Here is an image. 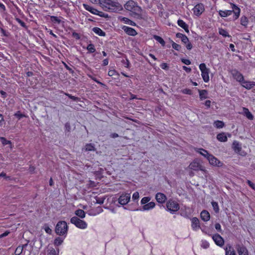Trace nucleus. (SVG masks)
Returning a JSON list of instances; mask_svg holds the SVG:
<instances>
[{
    "mask_svg": "<svg viewBox=\"0 0 255 255\" xmlns=\"http://www.w3.org/2000/svg\"><path fill=\"white\" fill-rule=\"evenodd\" d=\"M101 7L105 11L112 12H117L123 9L121 4L113 0H101Z\"/></svg>",
    "mask_w": 255,
    "mask_h": 255,
    "instance_id": "obj_1",
    "label": "nucleus"
},
{
    "mask_svg": "<svg viewBox=\"0 0 255 255\" xmlns=\"http://www.w3.org/2000/svg\"><path fill=\"white\" fill-rule=\"evenodd\" d=\"M125 8L135 14H139L141 11V8L133 0H129L125 4Z\"/></svg>",
    "mask_w": 255,
    "mask_h": 255,
    "instance_id": "obj_2",
    "label": "nucleus"
},
{
    "mask_svg": "<svg viewBox=\"0 0 255 255\" xmlns=\"http://www.w3.org/2000/svg\"><path fill=\"white\" fill-rule=\"evenodd\" d=\"M166 206V210L172 214H175L180 208L178 203L171 199L167 201Z\"/></svg>",
    "mask_w": 255,
    "mask_h": 255,
    "instance_id": "obj_3",
    "label": "nucleus"
},
{
    "mask_svg": "<svg viewBox=\"0 0 255 255\" xmlns=\"http://www.w3.org/2000/svg\"><path fill=\"white\" fill-rule=\"evenodd\" d=\"M68 226L65 221H59L55 227V232L57 235L62 236L67 233Z\"/></svg>",
    "mask_w": 255,
    "mask_h": 255,
    "instance_id": "obj_4",
    "label": "nucleus"
},
{
    "mask_svg": "<svg viewBox=\"0 0 255 255\" xmlns=\"http://www.w3.org/2000/svg\"><path fill=\"white\" fill-rule=\"evenodd\" d=\"M70 222L77 228L82 230L86 229L88 227V224L85 221L76 216L71 218Z\"/></svg>",
    "mask_w": 255,
    "mask_h": 255,
    "instance_id": "obj_5",
    "label": "nucleus"
},
{
    "mask_svg": "<svg viewBox=\"0 0 255 255\" xmlns=\"http://www.w3.org/2000/svg\"><path fill=\"white\" fill-rule=\"evenodd\" d=\"M189 168L190 169L194 171L201 170L205 173L207 172V170H206L205 168L201 165L200 161L198 159H195L193 162H192L190 164Z\"/></svg>",
    "mask_w": 255,
    "mask_h": 255,
    "instance_id": "obj_6",
    "label": "nucleus"
},
{
    "mask_svg": "<svg viewBox=\"0 0 255 255\" xmlns=\"http://www.w3.org/2000/svg\"><path fill=\"white\" fill-rule=\"evenodd\" d=\"M199 69L201 72V76L205 82H208L209 81V69L206 67L205 63H201L199 65Z\"/></svg>",
    "mask_w": 255,
    "mask_h": 255,
    "instance_id": "obj_7",
    "label": "nucleus"
},
{
    "mask_svg": "<svg viewBox=\"0 0 255 255\" xmlns=\"http://www.w3.org/2000/svg\"><path fill=\"white\" fill-rule=\"evenodd\" d=\"M130 193H123L118 199V202L122 205H127L130 201Z\"/></svg>",
    "mask_w": 255,
    "mask_h": 255,
    "instance_id": "obj_8",
    "label": "nucleus"
},
{
    "mask_svg": "<svg viewBox=\"0 0 255 255\" xmlns=\"http://www.w3.org/2000/svg\"><path fill=\"white\" fill-rule=\"evenodd\" d=\"M207 159L210 164L213 166L222 167L223 165V163L221 161L212 154L208 156Z\"/></svg>",
    "mask_w": 255,
    "mask_h": 255,
    "instance_id": "obj_9",
    "label": "nucleus"
},
{
    "mask_svg": "<svg viewBox=\"0 0 255 255\" xmlns=\"http://www.w3.org/2000/svg\"><path fill=\"white\" fill-rule=\"evenodd\" d=\"M204 10V5L202 3L196 4L193 9L194 14L197 16L200 15Z\"/></svg>",
    "mask_w": 255,
    "mask_h": 255,
    "instance_id": "obj_10",
    "label": "nucleus"
},
{
    "mask_svg": "<svg viewBox=\"0 0 255 255\" xmlns=\"http://www.w3.org/2000/svg\"><path fill=\"white\" fill-rule=\"evenodd\" d=\"M212 239L217 246L222 247L224 245V240L220 235L218 234L214 235Z\"/></svg>",
    "mask_w": 255,
    "mask_h": 255,
    "instance_id": "obj_11",
    "label": "nucleus"
},
{
    "mask_svg": "<svg viewBox=\"0 0 255 255\" xmlns=\"http://www.w3.org/2000/svg\"><path fill=\"white\" fill-rule=\"evenodd\" d=\"M122 29L128 35L133 36H135L137 34V32L134 29L127 26H123L122 27Z\"/></svg>",
    "mask_w": 255,
    "mask_h": 255,
    "instance_id": "obj_12",
    "label": "nucleus"
},
{
    "mask_svg": "<svg viewBox=\"0 0 255 255\" xmlns=\"http://www.w3.org/2000/svg\"><path fill=\"white\" fill-rule=\"evenodd\" d=\"M191 227L193 230L196 231L200 228L199 224V220L196 217H194L191 219Z\"/></svg>",
    "mask_w": 255,
    "mask_h": 255,
    "instance_id": "obj_13",
    "label": "nucleus"
},
{
    "mask_svg": "<svg viewBox=\"0 0 255 255\" xmlns=\"http://www.w3.org/2000/svg\"><path fill=\"white\" fill-rule=\"evenodd\" d=\"M155 206V204L153 202H150L144 205H143L142 208L139 209V211H149L153 209ZM137 210H138V209Z\"/></svg>",
    "mask_w": 255,
    "mask_h": 255,
    "instance_id": "obj_14",
    "label": "nucleus"
},
{
    "mask_svg": "<svg viewBox=\"0 0 255 255\" xmlns=\"http://www.w3.org/2000/svg\"><path fill=\"white\" fill-rule=\"evenodd\" d=\"M155 199L157 202L162 204L165 202L167 198L163 193L159 192L155 195Z\"/></svg>",
    "mask_w": 255,
    "mask_h": 255,
    "instance_id": "obj_15",
    "label": "nucleus"
},
{
    "mask_svg": "<svg viewBox=\"0 0 255 255\" xmlns=\"http://www.w3.org/2000/svg\"><path fill=\"white\" fill-rule=\"evenodd\" d=\"M242 85L243 87L247 89L250 90L252 89L253 87L255 86V82L245 81L244 80L242 82Z\"/></svg>",
    "mask_w": 255,
    "mask_h": 255,
    "instance_id": "obj_16",
    "label": "nucleus"
},
{
    "mask_svg": "<svg viewBox=\"0 0 255 255\" xmlns=\"http://www.w3.org/2000/svg\"><path fill=\"white\" fill-rule=\"evenodd\" d=\"M237 250L239 255H249L248 251L244 246H238Z\"/></svg>",
    "mask_w": 255,
    "mask_h": 255,
    "instance_id": "obj_17",
    "label": "nucleus"
},
{
    "mask_svg": "<svg viewBox=\"0 0 255 255\" xmlns=\"http://www.w3.org/2000/svg\"><path fill=\"white\" fill-rule=\"evenodd\" d=\"M83 7L84 8L88 10V11L90 12L91 13L96 15L97 14H98V10L97 9L94 8L93 7L87 4L84 3L83 4Z\"/></svg>",
    "mask_w": 255,
    "mask_h": 255,
    "instance_id": "obj_18",
    "label": "nucleus"
},
{
    "mask_svg": "<svg viewBox=\"0 0 255 255\" xmlns=\"http://www.w3.org/2000/svg\"><path fill=\"white\" fill-rule=\"evenodd\" d=\"M201 218L204 221H208L210 219V215L209 213L206 210H203L200 214Z\"/></svg>",
    "mask_w": 255,
    "mask_h": 255,
    "instance_id": "obj_19",
    "label": "nucleus"
},
{
    "mask_svg": "<svg viewBox=\"0 0 255 255\" xmlns=\"http://www.w3.org/2000/svg\"><path fill=\"white\" fill-rule=\"evenodd\" d=\"M233 76L237 81L242 83L244 80V76L243 75L238 71H235L233 73Z\"/></svg>",
    "mask_w": 255,
    "mask_h": 255,
    "instance_id": "obj_20",
    "label": "nucleus"
},
{
    "mask_svg": "<svg viewBox=\"0 0 255 255\" xmlns=\"http://www.w3.org/2000/svg\"><path fill=\"white\" fill-rule=\"evenodd\" d=\"M243 115L246 116L249 120H253L254 119V116L249 111V109L246 108H243Z\"/></svg>",
    "mask_w": 255,
    "mask_h": 255,
    "instance_id": "obj_21",
    "label": "nucleus"
},
{
    "mask_svg": "<svg viewBox=\"0 0 255 255\" xmlns=\"http://www.w3.org/2000/svg\"><path fill=\"white\" fill-rule=\"evenodd\" d=\"M108 75L111 77H114V79H118L119 74L114 69H110L108 72Z\"/></svg>",
    "mask_w": 255,
    "mask_h": 255,
    "instance_id": "obj_22",
    "label": "nucleus"
},
{
    "mask_svg": "<svg viewBox=\"0 0 255 255\" xmlns=\"http://www.w3.org/2000/svg\"><path fill=\"white\" fill-rule=\"evenodd\" d=\"M196 152L199 153L200 154L206 157L207 159L208 158V156H210V154L208 152L203 148H196L195 149Z\"/></svg>",
    "mask_w": 255,
    "mask_h": 255,
    "instance_id": "obj_23",
    "label": "nucleus"
},
{
    "mask_svg": "<svg viewBox=\"0 0 255 255\" xmlns=\"http://www.w3.org/2000/svg\"><path fill=\"white\" fill-rule=\"evenodd\" d=\"M177 24L179 26L183 28L186 32H189L188 26L183 20L179 19L177 21Z\"/></svg>",
    "mask_w": 255,
    "mask_h": 255,
    "instance_id": "obj_24",
    "label": "nucleus"
},
{
    "mask_svg": "<svg viewBox=\"0 0 255 255\" xmlns=\"http://www.w3.org/2000/svg\"><path fill=\"white\" fill-rule=\"evenodd\" d=\"M217 138L221 142H226L227 140V137L225 132L220 133L217 134Z\"/></svg>",
    "mask_w": 255,
    "mask_h": 255,
    "instance_id": "obj_25",
    "label": "nucleus"
},
{
    "mask_svg": "<svg viewBox=\"0 0 255 255\" xmlns=\"http://www.w3.org/2000/svg\"><path fill=\"white\" fill-rule=\"evenodd\" d=\"M83 151H95L96 148L94 145L92 143H87L85 145V147L82 149Z\"/></svg>",
    "mask_w": 255,
    "mask_h": 255,
    "instance_id": "obj_26",
    "label": "nucleus"
},
{
    "mask_svg": "<svg viewBox=\"0 0 255 255\" xmlns=\"http://www.w3.org/2000/svg\"><path fill=\"white\" fill-rule=\"evenodd\" d=\"M75 214L76 215V217H79L81 219H83L86 216V213L85 211L82 209H78L75 211Z\"/></svg>",
    "mask_w": 255,
    "mask_h": 255,
    "instance_id": "obj_27",
    "label": "nucleus"
},
{
    "mask_svg": "<svg viewBox=\"0 0 255 255\" xmlns=\"http://www.w3.org/2000/svg\"><path fill=\"white\" fill-rule=\"evenodd\" d=\"M233 148L236 152L239 153L242 148L238 141H234L233 143Z\"/></svg>",
    "mask_w": 255,
    "mask_h": 255,
    "instance_id": "obj_28",
    "label": "nucleus"
},
{
    "mask_svg": "<svg viewBox=\"0 0 255 255\" xmlns=\"http://www.w3.org/2000/svg\"><path fill=\"white\" fill-rule=\"evenodd\" d=\"M120 19L121 21H122L126 24H128L132 26H135L136 25L134 21L130 20L127 17H122L120 18Z\"/></svg>",
    "mask_w": 255,
    "mask_h": 255,
    "instance_id": "obj_29",
    "label": "nucleus"
},
{
    "mask_svg": "<svg viewBox=\"0 0 255 255\" xmlns=\"http://www.w3.org/2000/svg\"><path fill=\"white\" fill-rule=\"evenodd\" d=\"M225 251L226 255H236L235 250L230 246L227 247Z\"/></svg>",
    "mask_w": 255,
    "mask_h": 255,
    "instance_id": "obj_30",
    "label": "nucleus"
},
{
    "mask_svg": "<svg viewBox=\"0 0 255 255\" xmlns=\"http://www.w3.org/2000/svg\"><path fill=\"white\" fill-rule=\"evenodd\" d=\"M219 13L221 17H225L231 15L233 13V11L230 10H220Z\"/></svg>",
    "mask_w": 255,
    "mask_h": 255,
    "instance_id": "obj_31",
    "label": "nucleus"
},
{
    "mask_svg": "<svg viewBox=\"0 0 255 255\" xmlns=\"http://www.w3.org/2000/svg\"><path fill=\"white\" fill-rule=\"evenodd\" d=\"M93 31L97 34L99 36H105V32H104L101 28L99 27H94Z\"/></svg>",
    "mask_w": 255,
    "mask_h": 255,
    "instance_id": "obj_32",
    "label": "nucleus"
},
{
    "mask_svg": "<svg viewBox=\"0 0 255 255\" xmlns=\"http://www.w3.org/2000/svg\"><path fill=\"white\" fill-rule=\"evenodd\" d=\"M199 96L201 100L207 98V91L205 90H199Z\"/></svg>",
    "mask_w": 255,
    "mask_h": 255,
    "instance_id": "obj_33",
    "label": "nucleus"
},
{
    "mask_svg": "<svg viewBox=\"0 0 255 255\" xmlns=\"http://www.w3.org/2000/svg\"><path fill=\"white\" fill-rule=\"evenodd\" d=\"M26 246L27 244L22 246H19L17 247L15 251V255H20L22 253L23 248Z\"/></svg>",
    "mask_w": 255,
    "mask_h": 255,
    "instance_id": "obj_34",
    "label": "nucleus"
},
{
    "mask_svg": "<svg viewBox=\"0 0 255 255\" xmlns=\"http://www.w3.org/2000/svg\"><path fill=\"white\" fill-rule=\"evenodd\" d=\"M214 125L218 128H221L224 127L225 125L223 122L221 121H216L214 123Z\"/></svg>",
    "mask_w": 255,
    "mask_h": 255,
    "instance_id": "obj_35",
    "label": "nucleus"
},
{
    "mask_svg": "<svg viewBox=\"0 0 255 255\" xmlns=\"http://www.w3.org/2000/svg\"><path fill=\"white\" fill-rule=\"evenodd\" d=\"M59 254V250L56 251L53 248H49L47 251V255H58Z\"/></svg>",
    "mask_w": 255,
    "mask_h": 255,
    "instance_id": "obj_36",
    "label": "nucleus"
},
{
    "mask_svg": "<svg viewBox=\"0 0 255 255\" xmlns=\"http://www.w3.org/2000/svg\"><path fill=\"white\" fill-rule=\"evenodd\" d=\"M249 22L248 18L245 16H243L241 18V24L244 26H247Z\"/></svg>",
    "mask_w": 255,
    "mask_h": 255,
    "instance_id": "obj_37",
    "label": "nucleus"
},
{
    "mask_svg": "<svg viewBox=\"0 0 255 255\" xmlns=\"http://www.w3.org/2000/svg\"><path fill=\"white\" fill-rule=\"evenodd\" d=\"M234 9L233 11V12L234 13L235 15V18L237 19L239 17L240 13V9L236 6L235 5H234Z\"/></svg>",
    "mask_w": 255,
    "mask_h": 255,
    "instance_id": "obj_38",
    "label": "nucleus"
},
{
    "mask_svg": "<svg viewBox=\"0 0 255 255\" xmlns=\"http://www.w3.org/2000/svg\"><path fill=\"white\" fill-rule=\"evenodd\" d=\"M0 141L2 143V144L4 145L6 144H9L11 146V142L10 140H7L5 137H0Z\"/></svg>",
    "mask_w": 255,
    "mask_h": 255,
    "instance_id": "obj_39",
    "label": "nucleus"
},
{
    "mask_svg": "<svg viewBox=\"0 0 255 255\" xmlns=\"http://www.w3.org/2000/svg\"><path fill=\"white\" fill-rule=\"evenodd\" d=\"M154 38L158 42H159L162 46L165 45V41L160 36L157 35H154L153 36Z\"/></svg>",
    "mask_w": 255,
    "mask_h": 255,
    "instance_id": "obj_40",
    "label": "nucleus"
},
{
    "mask_svg": "<svg viewBox=\"0 0 255 255\" xmlns=\"http://www.w3.org/2000/svg\"><path fill=\"white\" fill-rule=\"evenodd\" d=\"M63 242V240L60 237L56 238L54 242V244L56 246H59L62 244Z\"/></svg>",
    "mask_w": 255,
    "mask_h": 255,
    "instance_id": "obj_41",
    "label": "nucleus"
},
{
    "mask_svg": "<svg viewBox=\"0 0 255 255\" xmlns=\"http://www.w3.org/2000/svg\"><path fill=\"white\" fill-rule=\"evenodd\" d=\"M151 198L149 197H144L142 198L140 201V203L141 205H144L145 204L149 203L150 201Z\"/></svg>",
    "mask_w": 255,
    "mask_h": 255,
    "instance_id": "obj_42",
    "label": "nucleus"
},
{
    "mask_svg": "<svg viewBox=\"0 0 255 255\" xmlns=\"http://www.w3.org/2000/svg\"><path fill=\"white\" fill-rule=\"evenodd\" d=\"M211 204L214 211L216 213H218L219 211V207L218 203L216 202L213 201L212 202Z\"/></svg>",
    "mask_w": 255,
    "mask_h": 255,
    "instance_id": "obj_43",
    "label": "nucleus"
},
{
    "mask_svg": "<svg viewBox=\"0 0 255 255\" xmlns=\"http://www.w3.org/2000/svg\"><path fill=\"white\" fill-rule=\"evenodd\" d=\"M219 33L220 35H222L224 37H230V35L228 34V32L224 29H219Z\"/></svg>",
    "mask_w": 255,
    "mask_h": 255,
    "instance_id": "obj_44",
    "label": "nucleus"
},
{
    "mask_svg": "<svg viewBox=\"0 0 255 255\" xmlns=\"http://www.w3.org/2000/svg\"><path fill=\"white\" fill-rule=\"evenodd\" d=\"M87 49L90 52V53H94L96 51V49L95 48V46L92 44H89L87 47Z\"/></svg>",
    "mask_w": 255,
    "mask_h": 255,
    "instance_id": "obj_45",
    "label": "nucleus"
},
{
    "mask_svg": "<svg viewBox=\"0 0 255 255\" xmlns=\"http://www.w3.org/2000/svg\"><path fill=\"white\" fill-rule=\"evenodd\" d=\"M201 247L204 249H207L209 247V243L205 240H202Z\"/></svg>",
    "mask_w": 255,
    "mask_h": 255,
    "instance_id": "obj_46",
    "label": "nucleus"
},
{
    "mask_svg": "<svg viewBox=\"0 0 255 255\" xmlns=\"http://www.w3.org/2000/svg\"><path fill=\"white\" fill-rule=\"evenodd\" d=\"M172 46L174 49L179 51L181 48V46L174 42L172 41Z\"/></svg>",
    "mask_w": 255,
    "mask_h": 255,
    "instance_id": "obj_47",
    "label": "nucleus"
},
{
    "mask_svg": "<svg viewBox=\"0 0 255 255\" xmlns=\"http://www.w3.org/2000/svg\"><path fill=\"white\" fill-rule=\"evenodd\" d=\"M64 94L65 95H66L67 96H68L70 99H71V100H73V101H78L79 100V98L78 97H75V96H73L69 94H68V93H64Z\"/></svg>",
    "mask_w": 255,
    "mask_h": 255,
    "instance_id": "obj_48",
    "label": "nucleus"
},
{
    "mask_svg": "<svg viewBox=\"0 0 255 255\" xmlns=\"http://www.w3.org/2000/svg\"><path fill=\"white\" fill-rule=\"evenodd\" d=\"M98 14H97L96 15H99L101 17H108V14H107V13H104L102 11H100L98 10Z\"/></svg>",
    "mask_w": 255,
    "mask_h": 255,
    "instance_id": "obj_49",
    "label": "nucleus"
},
{
    "mask_svg": "<svg viewBox=\"0 0 255 255\" xmlns=\"http://www.w3.org/2000/svg\"><path fill=\"white\" fill-rule=\"evenodd\" d=\"M139 198V193L138 192H134L132 196V199L133 200H137Z\"/></svg>",
    "mask_w": 255,
    "mask_h": 255,
    "instance_id": "obj_50",
    "label": "nucleus"
},
{
    "mask_svg": "<svg viewBox=\"0 0 255 255\" xmlns=\"http://www.w3.org/2000/svg\"><path fill=\"white\" fill-rule=\"evenodd\" d=\"M44 229L46 233H47L48 234H51L52 233V230L47 226H44Z\"/></svg>",
    "mask_w": 255,
    "mask_h": 255,
    "instance_id": "obj_51",
    "label": "nucleus"
},
{
    "mask_svg": "<svg viewBox=\"0 0 255 255\" xmlns=\"http://www.w3.org/2000/svg\"><path fill=\"white\" fill-rule=\"evenodd\" d=\"M181 41L185 44H186L189 42V39L188 37L184 35V36H182V37L181 38Z\"/></svg>",
    "mask_w": 255,
    "mask_h": 255,
    "instance_id": "obj_52",
    "label": "nucleus"
},
{
    "mask_svg": "<svg viewBox=\"0 0 255 255\" xmlns=\"http://www.w3.org/2000/svg\"><path fill=\"white\" fill-rule=\"evenodd\" d=\"M181 61L182 63L187 65H189L191 64V61L189 59H182Z\"/></svg>",
    "mask_w": 255,
    "mask_h": 255,
    "instance_id": "obj_53",
    "label": "nucleus"
},
{
    "mask_svg": "<svg viewBox=\"0 0 255 255\" xmlns=\"http://www.w3.org/2000/svg\"><path fill=\"white\" fill-rule=\"evenodd\" d=\"M182 93L185 94L191 95L192 92L190 89H185L182 90Z\"/></svg>",
    "mask_w": 255,
    "mask_h": 255,
    "instance_id": "obj_54",
    "label": "nucleus"
},
{
    "mask_svg": "<svg viewBox=\"0 0 255 255\" xmlns=\"http://www.w3.org/2000/svg\"><path fill=\"white\" fill-rule=\"evenodd\" d=\"M247 183L248 185L253 189H255V184L252 182L250 180H248Z\"/></svg>",
    "mask_w": 255,
    "mask_h": 255,
    "instance_id": "obj_55",
    "label": "nucleus"
},
{
    "mask_svg": "<svg viewBox=\"0 0 255 255\" xmlns=\"http://www.w3.org/2000/svg\"><path fill=\"white\" fill-rule=\"evenodd\" d=\"M183 69L187 73H190L191 71V69L190 68L185 66H183Z\"/></svg>",
    "mask_w": 255,
    "mask_h": 255,
    "instance_id": "obj_56",
    "label": "nucleus"
},
{
    "mask_svg": "<svg viewBox=\"0 0 255 255\" xmlns=\"http://www.w3.org/2000/svg\"><path fill=\"white\" fill-rule=\"evenodd\" d=\"M9 232L6 231L4 233H3V234L0 235V239L7 236L9 234Z\"/></svg>",
    "mask_w": 255,
    "mask_h": 255,
    "instance_id": "obj_57",
    "label": "nucleus"
},
{
    "mask_svg": "<svg viewBox=\"0 0 255 255\" xmlns=\"http://www.w3.org/2000/svg\"><path fill=\"white\" fill-rule=\"evenodd\" d=\"M90 1L94 4L99 3L101 6V0H90Z\"/></svg>",
    "mask_w": 255,
    "mask_h": 255,
    "instance_id": "obj_58",
    "label": "nucleus"
},
{
    "mask_svg": "<svg viewBox=\"0 0 255 255\" xmlns=\"http://www.w3.org/2000/svg\"><path fill=\"white\" fill-rule=\"evenodd\" d=\"M215 229L218 231H221V226L220 224L217 223L215 224Z\"/></svg>",
    "mask_w": 255,
    "mask_h": 255,
    "instance_id": "obj_59",
    "label": "nucleus"
},
{
    "mask_svg": "<svg viewBox=\"0 0 255 255\" xmlns=\"http://www.w3.org/2000/svg\"><path fill=\"white\" fill-rule=\"evenodd\" d=\"M211 103V101H210V100H207V101H206V102H205V105L207 107L209 108V107H210Z\"/></svg>",
    "mask_w": 255,
    "mask_h": 255,
    "instance_id": "obj_60",
    "label": "nucleus"
},
{
    "mask_svg": "<svg viewBox=\"0 0 255 255\" xmlns=\"http://www.w3.org/2000/svg\"><path fill=\"white\" fill-rule=\"evenodd\" d=\"M187 43V44L186 45V47L187 49H188V50L191 49L192 48V45L191 44V43L189 42L188 43Z\"/></svg>",
    "mask_w": 255,
    "mask_h": 255,
    "instance_id": "obj_61",
    "label": "nucleus"
},
{
    "mask_svg": "<svg viewBox=\"0 0 255 255\" xmlns=\"http://www.w3.org/2000/svg\"><path fill=\"white\" fill-rule=\"evenodd\" d=\"M160 67L163 69H166L168 67V66L167 65V64L166 63H162L161 65H160Z\"/></svg>",
    "mask_w": 255,
    "mask_h": 255,
    "instance_id": "obj_62",
    "label": "nucleus"
},
{
    "mask_svg": "<svg viewBox=\"0 0 255 255\" xmlns=\"http://www.w3.org/2000/svg\"><path fill=\"white\" fill-rule=\"evenodd\" d=\"M108 63H109V60L108 59H105L103 61V65L104 66L107 65L108 64Z\"/></svg>",
    "mask_w": 255,
    "mask_h": 255,
    "instance_id": "obj_63",
    "label": "nucleus"
},
{
    "mask_svg": "<svg viewBox=\"0 0 255 255\" xmlns=\"http://www.w3.org/2000/svg\"><path fill=\"white\" fill-rule=\"evenodd\" d=\"M0 93L3 98L6 97V93L3 91H0Z\"/></svg>",
    "mask_w": 255,
    "mask_h": 255,
    "instance_id": "obj_64",
    "label": "nucleus"
}]
</instances>
